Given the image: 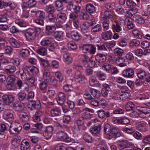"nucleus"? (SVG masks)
<instances>
[{
	"label": "nucleus",
	"mask_w": 150,
	"mask_h": 150,
	"mask_svg": "<svg viewBox=\"0 0 150 150\" xmlns=\"http://www.w3.org/2000/svg\"><path fill=\"white\" fill-rule=\"evenodd\" d=\"M9 106L11 108L15 109L18 108L19 109H21L22 107V106L21 104V103L18 101H16L14 102H13Z\"/></svg>",
	"instance_id": "38"
},
{
	"label": "nucleus",
	"mask_w": 150,
	"mask_h": 150,
	"mask_svg": "<svg viewBox=\"0 0 150 150\" xmlns=\"http://www.w3.org/2000/svg\"><path fill=\"white\" fill-rule=\"evenodd\" d=\"M6 70L8 75L14 74V73L16 70V68L13 65H8L6 67Z\"/></svg>",
	"instance_id": "27"
},
{
	"label": "nucleus",
	"mask_w": 150,
	"mask_h": 150,
	"mask_svg": "<svg viewBox=\"0 0 150 150\" xmlns=\"http://www.w3.org/2000/svg\"><path fill=\"white\" fill-rule=\"evenodd\" d=\"M86 11L90 13H92L95 11V7L91 4H88L86 5Z\"/></svg>",
	"instance_id": "33"
},
{
	"label": "nucleus",
	"mask_w": 150,
	"mask_h": 150,
	"mask_svg": "<svg viewBox=\"0 0 150 150\" xmlns=\"http://www.w3.org/2000/svg\"><path fill=\"white\" fill-rule=\"evenodd\" d=\"M104 16L103 17H104L108 19H110L113 17V13L110 11H105L104 12Z\"/></svg>",
	"instance_id": "61"
},
{
	"label": "nucleus",
	"mask_w": 150,
	"mask_h": 150,
	"mask_svg": "<svg viewBox=\"0 0 150 150\" xmlns=\"http://www.w3.org/2000/svg\"><path fill=\"white\" fill-rule=\"evenodd\" d=\"M9 131L11 134L18 133L22 129V127L20 124L16 123L14 125L10 127Z\"/></svg>",
	"instance_id": "5"
},
{
	"label": "nucleus",
	"mask_w": 150,
	"mask_h": 150,
	"mask_svg": "<svg viewBox=\"0 0 150 150\" xmlns=\"http://www.w3.org/2000/svg\"><path fill=\"white\" fill-rule=\"evenodd\" d=\"M101 19L103 21L102 25L103 30L106 31L108 30L109 28V21L104 17H102Z\"/></svg>",
	"instance_id": "26"
},
{
	"label": "nucleus",
	"mask_w": 150,
	"mask_h": 150,
	"mask_svg": "<svg viewBox=\"0 0 150 150\" xmlns=\"http://www.w3.org/2000/svg\"><path fill=\"white\" fill-rule=\"evenodd\" d=\"M56 19L54 14H50L48 15V18L47 20V22L51 23H54Z\"/></svg>",
	"instance_id": "63"
},
{
	"label": "nucleus",
	"mask_w": 150,
	"mask_h": 150,
	"mask_svg": "<svg viewBox=\"0 0 150 150\" xmlns=\"http://www.w3.org/2000/svg\"><path fill=\"white\" fill-rule=\"evenodd\" d=\"M113 122L115 124L126 125L129 122V119L126 117L120 118H113Z\"/></svg>",
	"instance_id": "8"
},
{
	"label": "nucleus",
	"mask_w": 150,
	"mask_h": 150,
	"mask_svg": "<svg viewBox=\"0 0 150 150\" xmlns=\"http://www.w3.org/2000/svg\"><path fill=\"white\" fill-rule=\"evenodd\" d=\"M75 81L80 83H83L86 81V79L84 75L81 72H76L74 76Z\"/></svg>",
	"instance_id": "4"
},
{
	"label": "nucleus",
	"mask_w": 150,
	"mask_h": 150,
	"mask_svg": "<svg viewBox=\"0 0 150 150\" xmlns=\"http://www.w3.org/2000/svg\"><path fill=\"white\" fill-rule=\"evenodd\" d=\"M50 73L49 71L47 69H45L43 72V77L45 80H47L49 78Z\"/></svg>",
	"instance_id": "62"
},
{
	"label": "nucleus",
	"mask_w": 150,
	"mask_h": 150,
	"mask_svg": "<svg viewBox=\"0 0 150 150\" xmlns=\"http://www.w3.org/2000/svg\"><path fill=\"white\" fill-rule=\"evenodd\" d=\"M37 32V28H30L26 30L25 35L28 40H33L36 37Z\"/></svg>",
	"instance_id": "1"
},
{
	"label": "nucleus",
	"mask_w": 150,
	"mask_h": 150,
	"mask_svg": "<svg viewBox=\"0 0 150 150\" xmlns=\"http://www.w3.org/2000/svg\"><path fill=\"white\" fill-rule=\"evenodd\" d=\"M66 99L65 95L64 93L59 92L58 94V98L57 101L58 104L60 105L63 104Z\"/></svg>",
	"instance_id": "14"
},
{
	"label": "nucleus",
	"mask_w": 150,
	"mask_h": 150,
	"mask_svg": "<svg viewBox=\"0 0 150 150\" xmlns=\"http://www.w3.org/2000/svg\"><path fill=\"white\" fill-rule=\"evenodd\" d=\"M90 92L92 95L96 98H99L100 96V91L96 89H91Z\"/></svg>",
	"instance_id": "46"
},
{
	"label": "nucleus",
	"mask_w": 150,
	"mask_h": 150,
	"mask_svg": "<svg viewBox=\"0 0 150 150\" xmlns=\"http://www.w3.org/2000/svg\"><path fill=\"white\" fill-rule=\"evenodd\" d=\"M92 115V114L88 112H84L81 114V117L83 120H88L91 118Z\"/></svg>",
	"instance_id": "37"
},
{
	"label": "nucleus",
	"mask_w": 150,
	"mask_h": 150,
	"mask_svg": "<svg viewBox=\"0 0 150 150\" xmlns=\"http://www.w3.org/2000/svg\"><path fill=\"white\" fill-rule=\"evenodd\" d=\"M127 40L125 38H122L118 41L119 45L122 47L126 46L127 43Z\"/></svg>",
	"instance_id": "60"
},
{
	"label": "nucleus",
	"mask_w": 150,
	"mask_h": 150,
	"mask_svg": "<svg viewBox=\"0 0 150 150\" xmlns=\"http://www.w3.org/2000/svg\"><path fill=\"white\" fill-rule=\"evenodd\" d=\"M30 144L25 139L23 140L20 145L21 150H27L30 146Z\"/></svg>",
	"instance_id": "21"
},
{
	"label": "nucleus",
	"mask_w": 150,
	"mask_h": 150,
	"mask_svg": "<svg viewBox=\"0 0 150 150\" xmlns=\"http://www.w3.org/2000/svg\"><path fill=\"white\" fill-rule=\"evenodd\" d=\"M134 74V69L131 68H129L124 70L122 72V75L124 77L127 78H132Z\"/></svg>",
	"instance_id": "9"
},
{
	"label": "nucleus",
	"mask_w": 150,
	"mask_h": 150,
	"mask_svg": "<svg viewBox=\"0 0 150 150\" xmlns=\"http://www.w3.org/2000/svg\"><path fill=\"white\" fill-rule=\"evenodd\" d=\"M45 129V127L42 123L38 122V134L39 133L40 135H42Z\"/></svg>",
	"instance_id": "53"
},
{
	"label": "nucleus",
	"mask_w": 150,
	"mask_h": 150,
	"mask_svg": "<svg viewBox=\"0 0 150 150\" xmlns=\"http://www.w3.org/2000/svg\"><path fill=\"white\" fill-rule=\"evenodd\" d=\"M75 145V150H85V146L83 144L77 143Z\"/></svg>",
	"instance_id": "64"
},
{
	"label": "nucleus",
	"mask_w": 150,
	"mask_h": 150,
	"mask_svg": "<svg viewBox=\"0 0 150 150\" xmlns=\"http://www.w3.org/2000/svg\"><path fill=\"white\" fill-rule=\"evenodd\" d=\"M137 109L141 114L150 115V108L149 107L138 106L137 107Z\"/></svg>",
	"instance_id": "10"
},
{
	"label": "nucleus",
	"mask_w": 150,
	"mask_h": 150,
	"mask_svg": "<svg viewBox=\"0 0 150 150\" xmlns=\"http://www.w3.org/2000/svg\"><path fill=\"white\" fill-rule=\"evenodd\" d=\"M7 44V42L6 39L0 37V48L3 49Z\"/></svg>",
	"instance_id": "55"
},
{
	"label": "nucleus",
	"mask_w": 150,
	"mask_h": 150,
	"mask_svg": "<svg viewBox=\"0 0 150 150\" xmlns=\"http://www.w3.org/2000/svg\"><path fill=\"white\" fill-rule=\"evenodd\" d=\"M52 38H46L43 39L41 42V44L43 46H47L50 45L52 42Z\"/></svg>",
	"instance_id": "31"
},
{
	"label": "nucleus",
	"mask_w": 150,
	"mask_h": 150,
	"mask_svg": "<svg viewBox=\"0 0 150 150\" xmlns=\"http://www.w3.org/2000/svg\"><path fill=\"white\" fill-rule=\"evenodd\" d=\"M112 129L110 125L108 124H107L105 125L104 127V132L107 135H109L110 137H108L109 139H111L112 136H111V130Z\"/></svg>",
	"instance_id": "29"
},
{
	"label": "nucleus",
	"mask_w": 150,
	"mask_h": 150,
	"mask_svg": "<svg viewBox=\"0 0 150 150\" xmlns=\"http://www.w3.org/2000/svg\"><path fill=\"white\" fill-rule=\"evenodd\" d=\"M112 28L114 32H119L122 30L121 23L117 21H114L113 23Z\"/></svg>",
	"instance_id": "11"
},
{
	"label": "nucleus",
	"mask_w": 150,
	"mask_h": 150,
	"mask_svg": "<svg viewBox=\"0 0 150 150\" xmlns=\"http://www.w3.org/2000/svg\"><path fill=\"white\" fill-rule=\"evenodd\" d=\"M112 36V32L108 30L103 33L101 34L102 38L105 40L110 39Z\"/></svg>",
	"instance_id": "22"
},
{
	"label": "nucleus",
	"mask_w": 150,
	"mask_h": 150,
	"mask_svg": "<svg viewBox=\"0 0 150 150\" xmlns=\"http://www.w3.org/2000/svg\"><path fill=\"white\" fill-rule=\"evenodd\" d=\"M146 122H140L138 124V128L139 129L141 130L142 131H145L146 130Z\"/></svg>",
	"instance_id": "44"
},
{
	"label": "nucleus",
	"mask_w": 150,
	"mask_h": 150,
	"mask_svg": "<svg viewBox=\"0 0 150 150\" xmlns=\"http://www.w3.org/2000/svg\"><path fill=\"white\" fill-rule=\"evenodd\" d=\"M125 23L129 29H132L135 27V25L133 24L132 20L131 18H127L125 20Z\"/></svg>",
	"instance_id": "18"
},
{
	"label": "nucleus",
	"mask_w": 150,
	"mask_h": 150,
	"mask_svg": "<svg viewBox=\"0 0 150 150\" xmlns=\"http://www.w3.org/2000/svg\"><path fill=\"white\" fill-rule=\"evenodd\" d=\"M140 44V41L135 39L130 40L129 43V46L131 47H133L134 46L136 47H138L139 46Z\"/></svg>",
	"instance_id": "35"
},
{
	"label": "nucleus",
	"mask_w": 150,
	"mask_h": 150,
	"mask_svg": "<svg viewBox=\"0 0 150 150\" xmlns=\"http://www.w3.org/2000/svg\"><path fill=\"white\" fill-rule=\"evenodd\" d=\"M125 61V59L122 57H119L117 58L115 60L116 64L121 67L125 66L124 64Z\"/></svg>",
	"instance_id": "40"
},
{
	"label": "nucleus",
	"mask_w": 150,
	"mask_h": 150,
	"mask_svg": "<svg viewBox=\"0 0 150 150\" xmlns=\"http://www.w3.org/2000/svg\"><path fill=\"white\" fill-rule=\"evenodd\" d=\"M102 30L101 26L100 24H98L93 27L91 29V31L92 33L98 32Z\"/></svg>",
	"instance_id": "48"
},
{
	"label": "nucleus",
	"mask_w": 150,
	"mask_h": 150,
	"mask_svg": "<svg viewBox=\"0 0 150 150\" xmlns=\"http://www.w3.org/2000/svg\"><path fill=\"white\" fill-rule=\"evenodd\" d=\"M55 8L58 11L61 12L64 9L63 4L59 0H57L54 2Z\"/></svg>",
	"instance_id": "25"
},
{
	"label": "nucleus",
	"mask_w": 150,
	"mask_h": 150,
	"mask_svg": "<svg viewBox=\"0 0 150 150\" xmlns=\"http://www.w3.org/2000/svg\"><path fill=\"white\" fill-rule=\"evenodd\" d=\"M67 134L65 132L60 131L58 132L56 134V136L58 139L63 140L64 138L66 137Z\"/></svg>",
	"instance_id": "39"
},
{
	"label": "nucleus",
	"mask_w": 150,
	"mask_h": 150,
	"mask_svg": "<svg viewBox=\"0 0 150 150\" xmlns=\"http://www.w3.org/2000/svg\"><path fill=\"white\" fill-rule=\"evenodd\" d=\"M138 12L137 9L136 8H133L127 12V14L129 16H132Z\"/></svg>",
	"instance_id": "57"
},
{
	"label": "nucleus",
	"mask_w": 150,
	"mask_h": 150,
	"mask_svg": "<svg viewBox=\"0 0 150 150\" xmlns=\"http://www.w3.org/2000/svg\"><path fill=\"white\" fill-rule=\"evenodd\" d=\"M45 16V13L43 11H38V17L40 19H38V24L41 26L44 25V21Z\"/></svg>",
	"instance_id": "12"
},
{
	"label": "nucleus",
	"mask_w": 150,
	"mask_h": 150,
	"mask_svg": "<svg viewBox=\"0 0 150 150\" xmlns=\"http://www.w3.org/2000/svg\"><path fill=\"white\" fill-rule=\"evenodd\" d=\"M95 59L99 63H103L106 60V57L102 54H97L95 56Z\"/></svg>",
	"instance_id": "13"
},
{
	"label": "nucleus",
	"mask_w": 150,
	"mask_h": 150,
	"mask_svg": "<svg viewBox=\"0 0 150 150\" xmlns=\"http://www.w3.org/2000/svg\"><path fill=\"white\" fill-rule=\"evenodd\" d=\"M74 3L72 1H71L67 4L66 6V9L68 11H71L74 8Z\"/></svg>",
	"instance_id": "58"
},
{
	"label": "nucleus",
	"mask_w": 150,
	"mask_h": 150,
	"mask_svg": "<svg viewBox=\"0 0 150 150\" xmlns=\"http://www.w3.org/2000/svg\"><path fill=\"white\" fill-rule=\"evenodd\" d=\"M9 75L7 78L8 82L14 84L18 79V78L14 76V74Z\"/></svg>",
	"instance_id": "42"
},
{
	"label": "nucleus",
	"mask_w": 150,
	"mask_h": 150,
	"mask_svg": "<svg viewBox=\"0 0 150 150\" xmlns=\"http://www.w3.org/2000/svg\"><path fill=\"white\" fill-rule=\"evenodd\" d=\"M50 113L52 117L58 116L61 114V110L58 108H54L51 110Z\"/></svg>",
	"instance_id": "30"
},
{
	"label": "nucleus",
	"mask_w": 150,
	"mask_h": 150,
	"mask_svg": "<svg viewBox=\"0 0 150 150\" xmlns=\"http://www.w3.org/2000/svg\"><path fill=\"white\" fill-rule=\"evenodd\" d=\"M111 135L112 136L118 137L120 136L121 133L120 132V130L118 129L116 127H113L112 128L111 130Z\"/></svg>",
	"instance_id": "28"
},
{
	"label": "nucleus",
	"mask_w": 150,
	"mask_h": 150,
	"mask_svg": "<svg viewBox=\"0 0 150 150\" xmlns=\"http://www.w3.org/2000/svg\"><path fill=\"white\" fill-rule=\"evenodd\" d=\"M65 62L67 64L71 63L72 62V58L69 54H65L64 55Z\"/></svg>",
	"instance_id": "54"
},
{
	"label": "nucleus",
	"mask_w": 150,
	"mask_h": 150,
	"mask_svg": "<svg viewBox=\"0 0 150 150\" xmlns=\"http://www.w3.org/2000/svg\"><path fill=\"white\" fill-rule=\"evenodd\" d=\"M135 108V105L131 101L128 102L125 105V109L127 111L132 110Z\"/></svg>",
	"instance_id": "36"
},
{
	"label": "nucleus",
	"mask_w": 150,
	"mask_h": 150,
	"mask_svg": "<svg viewBox=\"0 0 150 150\" xmlns=\"http://www.w3.org/2000/svg\"><path fill=\"white\" fill-rule=\"evenodd\" d=\"M101 129V125L99 124H95L91 128L90 132L93 134H98Z\"/></svg>",
	"instance_id": "16"
},
{
	"label": "nucleus",
	"mask_w": 150,
	"mask_h": 150,
	"mask_svg": "<svg viewBox=\"0 0 150 150\" xmlns=\"http://www.w3.org/2000/svg\"><path fill=\"white\" fill-rule=\"evenodd\" d=\"M14 112L11 110L5 109L4 111V118L8 121H11L14 119Z\"/></svg>",
	"instance_id": "3"
},
{
	"label": "nucleus",
	"mask_w": 150,
	"mask_h": 150,
	"mask_svg": "<svg viewBox=\"0 0 150 150\" xmlns=\"http://www.w3.org/2000/svg\"><path fill=\"white\" fill-rule=\"evenodd\" d=\"M117 144L119 149H123L128 147L129 143L127 140H123L117 141Z\"/></svg>",
	"instance_id": "15"
},
{
	"label": "nucleus",
	"mask_w": 150,
	"mask_h": 150,
	"mask_svg": "<svg viewBox=\"0 0 150 150\" xmlns=\"http://www.w3.org/2000/svg\"><path fill=\"white\" fill-rule=\"evenodd\" d=\"M45 11L49 15L54 14L55 11V8L52 4L47 5L45 6Z\"/></svg>",
	"instance_id": "23"
},
{
	"label": "nucleus",
	"mask_w": 150,
	"mask_h": 150,
	"mask_svg": "<svg viewBox=\"0 0 150 150\" xmlns=\"http://www.w3.org/2000/svg\"><path fill=\"white\" fill-rule=\"evenodd\" d=\"M63 33L62 31H56L54 32L53 36L55 40L60 41L62 38Z\"/></svg>",
	"instance_id": "24"
},
{
	"label": "nucleus",
	"mask_w": 150,
	"mask_h": 150,
	"mask_svg": "<svg viewBox=\"0 0 150 150\" xmlns=\"http://www.w3.org/2000/svg\"><path fill=\"white\" fill-rule=\"evenodd\" d=\"M6 87L9 91L14 90L16 88V86L14 84L10 82H8L6 85Z\"/></svg>",
	"instance_id": "56"
},
{
	"label": "nucleus",
	"mask_w": 150,
	"mask_h": 150,
	"mask_svg": "<svg viewBox=\"0 0 150 150\" xmlns=\"http://www.w3.org/2000/svg\"><path fill=\"white\" fill-rule=\"evenodd\" d=\"M57 18L60 22L63 23L66 20L67 16L66 14L65 13L61 11L58 13Z\"/></svg>",
	"instance_id": "20"
},
{
	"label": "nucleus",
	"mask_w": 150,
	"mask_h": 150,
	"mask_svg": "<svg viewBox=\"0 0 150 150\" xmlns=\"http://www.w3.org/2000/svg\"><path fill=\"white\" fill-rule=\"evenodd\" d=\"M148 74L143 70H139L137 73V76L139 79H143L145 78Z\"/></svg>",
	"instance_id": "43"
},
{
	"label": "nucleus",
	"mask_w": 150,
	"mask_h": 150,
	"mask_svg": "<svg viewBox=\"0 0 150 150\" xmlns=\"http://www.w3.org/2000/svg\"><path fill=\"white\" fill-rule=\"evenodd\" d=\"M20 53L22 57L28 56L30 54L29 50L26 49H22L20 51Z\"/></svg>",
	"instance_id": "51"
},
{
	"label": "nucleus",
	"mask_w": 150,
	"mask_h": 150,
	"mask_svg": "<svg viewBox=\"0 0 150 150\" xmlns=\"http://www.w3.org/2000/svg\"><path fill=\"white\" fill-rule=\"evenodd\" d=\"M71 36L72 38L76 41H78L81 38V36L77 31L74 30L71 32Z\"/></svg>",
	"instance_id": "19"
},
{
	"label": "nucleus",
	"mask_w": 150,
	"mask_h": 150,
	"mask_svg": "<svg viewBox=\"0 0 150 150\" xmlns=\"http://www.w3.org/2000/svg\"><path fill=\"white\" fill-rule=\"evenodd\" d=\"M96 75L99 79L101 80H104L106 78V75L103 73L101 71L97 72Z\"/></svg>",
	"instance_id": "59"
},
{
	"label": "nucleus",
	"mask_w": 150,
	"mask_h": 150,
	"mask_svg": "<svg viewBox=\"0 0 150 150\" xmlns=\"http://www.w3.org/2000/svg\"><path fill=\"white\" fill-rule=\"evenodd\" d=\"M70 87H71L70 85L68 84H66L63 87L64 91L65 92L71 91V94L73 96H74L76 95L75 92L74 91L71 90L70 88Z\"/></svg>",
	"instance_id": "50"
},
{
	"label": "nucleus",
	"mask_w": 150,
	"mask_h": 150,
	"mask_svg": "<svg viewBox=\"0 0 150 150\" xmlns=\"http://www.w3.org/2000/svg\"><path fill=\"white\" fill-rule=\"evenodd\" d=\"M3 49L4 50L5 54L8 55H11L13 51V48L12 47L7 46V45Z\"/></svg>",
	"instance_id": "45"
},
{
	"label": "nucleus",
	"mask_w": 150,
	"mask_h": 150,
	"mask_svg": "<svg viewBox=\"0 0 150 150\" xmlns=\"http://www.w3.org/2000/svg\"><path fill=\"white\" fill-rule=\"evenodd\" d=\"M18 138L14 139L12 142V144L15 147L17 148L20 145L21 139L18 137Z\"/></svg>",
	"instance_id": "47"
},
{
	"label": "nucleus",
	"mask_w": 150,
	"mask_h": 150,
	"mask_svg": "<svg viewBox=\"0 0 150 150\" xmlns=\"http://www.w3.org/2000/svg\"><path fill=\"white\" fill-rule=\"evenodd\" d=\"M19 117L21 120L23 122H27L29 119L28 114L24 112H22L20 115Z\"/></svg>",
	"instance_id": "32"
},
{
	"label": "nucleus",
	"mask_w": 150,
	"mask_h": 150,
	"mask_svg": "<svg viewBox=\"0 0 150 150\" xmlns=\"http://www.w3.org/2000/svg\"><path fill=\"white\" fill-rule=\"evenodd\" d=\"M53 130V128L52 126H48L46 127L45 129V131L42 135L48 140L51 138L52 135Z\"/></svg>",
	"instance_id": "6"
},
{
	"label": "nucleus",
	"mask_w": 150,
	"mask_h": 150,
	"mask_svg": "<svg viewBox=\"0 0 150 150\" xmlns=\"http://www.w3.org/2000/svg\"><path fill=\"white\" fill-rule=\"evenodd\" d=\"M133 19L136 22L140 24L144 23L145 22V21L143 18L139 15H135L133 17Z\"/></svg>",
	"instance_id": "49"
},
{
	"label": "nucleus",
	"mask_w": 150,
	"mask_h": 150,
	"mask_svg": "<svg viewBox=\"0 0 150 150\" xmlns=\"http://www.w3.org/2000/svg\"><path fill=\"white\" fill-rule=\"evenodd\" d=\"M83 140L85 142L88 143H91L92 141V138L88 133L85 134L83 136Z\"/></svg>",
	"instance_id": "52"
},
{
	"label": "nucleus",
	"mask_w": 150,
	"mask_h": 150,
	"mask_svg": "<svg viewBox=\"0 0 150 150\" xmlns=\"http://www.w3.org/2000/svg\"><path fill=\"white\" fill-rule=\"evenodd\" d=\"M90 26V23L88 22H84L80 26L81 31L83 32H86Z\"/></svg>",
	"instance_id": "41"
},
{
	"label": "nucleus",
	"mask_w": 150,
	"mask_h": 150,
	"mask_svg": "<svg viewBox=\"0 0 150 150\" xmlns=\"http://www.w3.org/2000/svg\"><path fill=\"white\" fill-rule=\"evenodd\" d=\"M7 128V124H1L0 125V138H4Z\"/></svg>",
	"instance_id": "17"
},
{
	"label": "nucleus",
	"mask_w": 150,
	"mask_h": 150,
	"mask_svg": "<svg viewBox=\"0 0 150 150\" xmlns=\"http://www.w3.org/2000/svg\"><path fill=\"white\" fill-rule=\"evenodd\" d=\"M82 50L84 53L93 54L95 53L96 48L93 45L86 44L83 46L82 47Z\"/></svg>",
	"instance_id": "2"
},
{
	"label": "nucleus",
	"mask_w": 150,
	"mask_h": 150,
	"mask_svg": "<svg viewBox=\"0 0 150 150\" xmlns=\"http://www.w3.org/2000/svg\"><path fill=\"white\" fill-rule=\"evenodd\" d=\"M3 101L4 103L9 106L14 101V97L12 95L5 94L2 96Z\"/></svg>",
	"instance_id": "7"
},
{
	"label": "nucleus",
	"mask_w": 150,
	"mask_h": 150,
	"mask_svg": "<svg viewBox=\"0 0 150 150\" xmlns=\"http://www.w3.org/2000/svg\"><path fill=\"white\" fill-rule=\"evenodd\" d=\"M9 41L11 45L15 48H18L20 46V44L13 38H10Z\"/></svg>",
	"instance_id": "34"
}]
</instances>
